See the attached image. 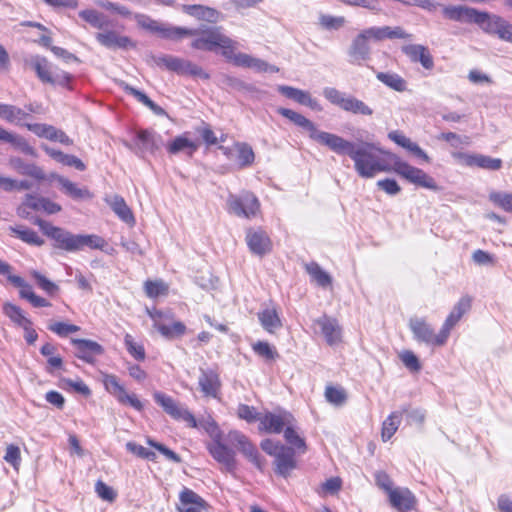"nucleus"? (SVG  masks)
Instances as JSON below:
<instances>
[{"mask_svg": "<svg viewBox=\"0 0 512 512\" xmlns=\"http://www.w3.org/2000/svg\"><path fill=\"white\" fill-rule=\"evenodd\" d=\"M277 113L306 131L311 140L328 147L338 155H348L354 162L355 171L362 178H373L380 172H390L392 170L416 186L432 191L440 190L434 178L425 171L403 161L396 154L387 153L392 164L390 167L377 155L376 151L381 152V150L377 149L373 143L362 142L356 144L339 135L320 131L311 120L288 108L279 107Z\"/></svg>", "mask_w": 512, "mask_h": 512, "instance_id": "1", "label": "nucleus"}, {"mask_svg": "<svg viewBox=\"0 0 512 512\" xmlns=\"http://www.w3.org/2000/svg\"><path fill=\"white\" fill-rule=\"evenodd\" d=\"M445 18L462 23H475L483 31L497 35L501 40L512 43V24L497 15H490L467 6H443Z\"/></svg>", "mask_w": 512, "mask_h": 512, "instance_id": "2", "label": "nucleus"}, {"mask_svg": "<svg viewBox=\"0 0 512 512\" xmlns=\"http://www.w3.org/2000/svg\"><path fill=\"white\" fill-rule=\"evenodd\" d=\"M35 223L45 235L55 241V247L68 252L82 250L84 247L103 250L106 246L105 239L95 234L75 235L42 219H38Z\"/></svg>", "mask_w": 512, "mask_h": 512, "instance_id": "3", "label": "nucleus"}, {"mask_svg": "<svg viewBox=\"0 0 512 512\" xmlns=\"http://www.w3.org/2000/svg\"><path fill=\"white\" fill-rule=\"evenodd\" d=\"M193 34H189V37H194L190 46L195 50L207 51V52H218L229 60L233 49H238L239 43L227 36L222 32L220 26H206L201 25L198 28L192 29Z\"/></svg>", "mask_w": 512, "mask_h": 512, "instance_id": "4", "label": "nucleus"}, {"mask_svg": "<svg viewBox=\"0 0 512 512\" xmlns=\"http://www.w3.org/2000/svg\"><path fill=\"white\" fill-rule=\"evenodd\" d=\"M322 94L331 104L338 106L345 112L361 116H371L373 114V109L365 102L334 87H325Z\"/></svg>", "mask_w": 512, "mask_h": 512, "instance_id": "5", "label": "nucleus"}, {"mask_svg": "<svg viewBox=\"0 0 512 512\" xmlns=\"http://www.w3.org/2000/svg\"><path fill=\"white\" fill-rule=\"evenodd\" d=\"M155 62L158 66L165 67L167 70L177 73L181 76H190L196 79L209 80L210 74L200 65L176 56L163 55L157 57Z\"/></svg>", "mask_w": 512, "mask_h": 512, "instance_id": "6", "label": "nucleus"}, {"mask_svg": "<svg viewBox=\"0 0 512 512\" xmlns=\"http://www.w3.org/2000/svg\"><path fill=\"white\" fill-rule=\"evenodd\" d=\"M29 65L43 83L66 87L72 79L69 73L54 68L45 57L39 55L32 56Z\"/></svg>", "mask_w": 512, "mask_h": 512, "instance_id": "7", "label": "nucleus"}, {"mask_svg": "<svg viewBox=\"0 0 512 512\" xmlns=\"http://www.w3.org/2000/svg\"><path fill=\"white\" fill-rule=\"evenodd\" d=\"M370 40L376 41L375 31L373 27L362 30L356 35L349 48V62L355 65H362L371 58Z\"/></svg>", "mask_w": 512, "mask_h": 512, "instance_id": "8", "label": "nucleus"}, {"mask_svg": "<svg viewBox=\"0 0 512 512\" xmlns=\"http://www.w3.org/2000/svg\"><path fill=\"white\" fill-rule=\"evenodd\" d=\"M153 398L173 419L184 421L190 427H197V421L194 415L187 408L177 403L172 397L162 392H155Z\"/></svg>", "mask_w": 512, "mask_h": 512, "instance_id": "9", "label": "nucleus"}, {"mask_svg": "<svg viewBox=\"0 0 512 512\" xmlns=\"http://www.w3.org/2000/svg\"><path fill=\"white\" fill-rule=\"evenodd\" d=\"M228 211L238 217L251 218L259 210V201L251 193H245L241 196L230 194L227 199Z\"/></svg>", "mask_w": 512, "mask_h": 512, "instance_id": "10", "label": "nucleus"}, {"mask_svg": "<svg viewBox=\"0 0 512 512\" xmlns=\"http://www.w3.org/2000/svg\"><path fill=\"white\" fill-rule=\"evenodd\" d=\"M102 377V382L106 391L114 396L118 402L121 404H128L137 411H141L143 409L141 401L134 394L130 395L127 393L116 375L104 373Z\"/></svg>", "mask_w": 512, "mask_h": 512, "instance_id": "11", "label": "nucleus"}, {"mask_svg": "<svg viewBox=\"0 0 512 512\" xmlns=\"http://www.w3.org/2000/svg\"><path fill=\"white\" fill-rule=\"evenodd\" d=\"M160 136L149 129L140 130L136 133L133 143L124 142V145L133 151L137 156L144 158L147 153L153 154L159 148Z\"/></svg>", "mask_w": 512, "mask_h": 512, "instance_id": "12", "label": "nucleus"}, {"mask_svg": "<svg viewBox=\"0 0 512 512\" xmlns=\"http://www.w3.org/2000/svg\"><path fill=\"white\" fill-rule=\"evenodd\" d=\"M452 156L462 165L478 167L485 170L497 171L502 167V160L483 154L454 152Z\"/></svg>", "mask_w": 512, "mask_h": 512, "instance_id": "13", "label": "nucleus"}, {"mask_svg": "<svg viewBox=\"0 0 512 512\" xmlns=\"http://www.w3.org/2000/svg\"><path fill=\"white\" fill-rule=\"evenodd\" d=\"M228 439L252 464L259 470L263 469L264 463L259 452L246 435L239 431H231L228 435Z\"/></svg>", "mask_w": 512, "mask_h": 512, "instance_id": "14", "label": "nucleus"}, {"mask_svg": "<svg viewBox=\"0 0 512 512\" xmlns=\"http://www.w3.org/2000/svg\"><path fill=\"white\" fill-rule=\"evenodd\" d=\"M228 62H231L233 65L243 68H250L253 69L256 72H270V73H277L279 71V68L270 65L266 61L253 57L246 53L237 52V49H233L232 54L228 60Z\"/></svg>", "mask_w": 512, "mask_h": 512, "instance_id": "15", "label": "nucleus"}, {"mask_svg": "<svg viewBox=\"0 0 512 512\" xmlns=\"http://www.w3.org/2000/svg\"><path fill=\"white\" fill-rule=\"evenodd\" d=\"M211 456L221 465L227 472H233L236 468L235 453L232 449L224 445L219 436H215L207 446Z\"/></svg>", "mask_w": 512, "mask_h": 512, "instance_id": "16", "label": "nucleus"}, {"mask_svg": "<svg viewBox=\"0 0 512 512\" xmlns=\"http://www.w3.org/2000/svg\"><path fill=\"white\" fill-rule=\"evenodd\" d=\"M470 308L471 298L468 296L462 297L455 304L440 330V343H446L452 328L459 322L462 316L470 310Z\"/></svg>", "mask_w": 512, "mask_h": 512, "instance_id": "17", "label": "nucleus"}, {"mask_svg": "<svg viewBox=\"0 0 512 512\" xmlns=\"http://www.w3.org/2000/svg\"><path fill=\"white\" fill-rule=\"evenodd\" d=\"M409 328L412 331L414 338L419 341L433 346H442L445 343H440V332L434 333L433 328L421 318H411L409 321Z\"/></svg>", "mask_w": 512, "mask_h": 512, "instance_id": "18", "label": "nucleus"}, {"mask_svg": "<svg viewBox=\"0 0 512 512\" xmlns=\"http://www.w3.org/2000/svg\"><path fill=\"white\" fill-rule=\"evenodd\" d=\"M290 413L267 412L259 418V429L267 433L279 434L292 422Z\"/></svg>", "mask_w": 512, "mask_h": 512, "instance_id": "19", "label": "nucleus"}, {"mask_svg": "<svg viewBox=\"0 0 512 512\" xmlns=\"http://www.w3.org/2000/svg\"><path fill=\"white\" fill-rule=\"evenodd\" d=\"M26 128L40 138H45L63 145H73V140L61 129L45 123L26 124Z\"/></svg>", "mask_w": 512, "mask_h": 512, "instance_id": "20", "label": "nucleus"}, {"mask_svg": "<svg viewBox=\"0 0 512 512\" xmlns=\"http://www.w3.org/2000/svg\"><path fill=\"white\" fill-rule=\"evenodd\" d=\"M390 505L398 512H410L416 509V496L405 487H396L388 495Z\"/></svg>", "mask_w": 512, "mask_h": 512, "instance_id": "21", "label": "nucleus"}, {"mask_svg": "<svg viewBox=\"0 0 512 512\" xmlns=\"http://www.w3.org/2000/svg\"><path fill=\"white\" fill-rule=\"evenodd\" d=\"M71 343L75 346V357L93 364L95 358L104 353V348L93 340L88 339H71Z\"/></svg>", "mask_w": 512, "mask_h": 512, "instance_id": "22", "label": "nucleus"}, {"mask_svg": "<svg viewBox=\"0 0 512 512\" xmlns=\"http://www.w3.org/2000/svg\"><path fill=\"white\" fill-rule=\"evenodd\" d=\"M315 324L321 329V333L330 346L341 341V327L336 319L324 315L318 318Z\"/></svg>", "mask_w": 512, "mask_h": 512, "instance_id": "23", "label": "nucleus"}, {"mask_svg": "<svg viewBox=\"0 0 512 512\" xmlns=\"http://www.w3.org/2000/svg\"><path fill=\"white\" fill-rule=\"evenodd\" d=\"M246 241L249 249L256 255L262 256L271 250V241L262 230H249Z\"/></svg>", "mask_w": 512, "mask_h": 512, "instance_id": "24", "label": "nucleus"}, {"mask_svg": "<svg viewBox=\"0 0 512 512\" xmlns=\"http://www.w3.org/2000/svg\"><path fill=\"white\" fill-rule=\"evenodd\" d=\"M181 9L184 13L192 17H195L198 20H203L210 23H217L219 20L222 19V14L218 10L204 5L184 4L181 6Z\"/></svg>", "mask_w": 512, "mask_h": 512, "instance_id": "25", "label": "nucleus"}, {"mask_svg": "<svg viewBox=\"0 0 512 512\" xmlns=\"http://www.w3.org/2000/svg\"><path fill=\"white\" fill-rule=\"evenodd\" d=\"M402 51L410 58L412 62H419L421 65L430 70L434 67L433 57L428 49L419 44H409L402 48Z\"/></svg>", "mask_w": 512, "mask_h": 512, "instance_id": "26", "label": "nucleus"}, {"mask_svg": "<svg viewBox=\"0 0 512 512\" xmlns=\"http://www.w3.org/2000/svg\"><path fill=\"white\" fill-rule=\"evenodd\" d=\"M49 179L57 181L63 192L75 200L92 198V194L87 188H79L75 183L59 174L52 173Z\"/></svg>", "mask_w": 512, "mask_h": 512, "instance_id": "27", "label": "nucleus"}, {"mask_svg": "<svg viewBox=\"0 0 512 512\" xmlns=\"http://www.w3.org/2000/svg\"><path fill=\"white\" fill-rule=\"evenodd\" d=\"M388 137L390 140L395 142L397 145L405 148L409 152H411L413 155H415L417 158L423 160L424 162L429 163L430 157L427 155V153L415 142L411 141L410 138L406 137L402 132L400 131H391L388 134Z\"/></svg>", "mask_w": 512, "mask_h": 512, "instance_id": "28", "label": "nucleus"}, {"mask_svg": "<svg viewBox=\"0 0 512 512\" xmlns=\"http://www.w3.org/2000/svg\"><path fill=\"white\" fill-rule=\"evenodd\" d=\"M41 148L49 157L64 166L74 167L79 171H84L86 169V165L83 161L74 155L65 154L62 151L49 147L45 144H42Z\"/></svg>", "mask_w": 512, "mask_h": 512, "instance_id": "29", "label": "nucleus"}, {"mask_svg": "<svg viewBox=\"0 0 512 512\" xmlns=\"http://www.w3.org/2000/svg\"><path fill=\"white\" fill-rule=\"evenodd\" d=\"M9 166L21 175L29 176L36 180L45 179V173L41 167L34 163H27L20 157H11L9 159Z\"/></svg>", "mask_w": 512, "mask_h": 512, "instance_id": "30", "label": "nucleus"}, {"mask_svg": "<svg viewBox=\"0 0 512 512\" xmlns=\"http://www.w3.org/2000/svg\"><path fill=\"white\" fill-rule=\"evenodd\" d=\"M201 391L206 396L216 397L220 389V380L218 374L212 369H201V375L198 380Z\"/></svg>", "mask_w": 512, "mask_h": 512, "instance_id": "31", "label": "nucleus"}, {"mask_svg": "<svg viewBox=\"0 0 512 512\" xmlns=\"http://www.w3.org/2000/svg\"><path fill=\"white\" fill-rule=\"evenodd\" d=\"M96 39L101 45L109 49H127L128 47L133 46L132 41L130 40L129 37L119 36L114 31H104L101 33H97Z\"/></svg>", "mask_w": 512, "mask_h": 512, "instance_id": "32", "label": "nucleus"}, {"mask_svg": "<svg viewBox=\"0 0 512 512\" xmlns=\"http://www.w3.org/2000/svg\"><path fill=\"white\" fill-rule=\"evenodd\" d=\"M23 205L35 211H44L47 214H55L61 211V206L59 204L48 198L38 197L31 194L26 195Z\"/></svg>", "mask_w": 512, "mask_h": 512, "instance_id": "33", "label": "nucleus"}, {"mask_svg": "<svg viewBox=\"0 0 512 512\" xmlns=\"http://www.w3.org/2000/svg\"><path fill=\"white\" fill-rule=\"evenodd\" d=\"M295 452L292 448L285 446L281 448L279 453L275 456L276 472L282 476H286L292 469L295 468L296 462L294 459Z\"/></svg>", "mask_w": 512, "mask_h": 512, "instance_id": "34", "label": "nucleus"}, {"mask_svg": "<svg viewBox=\"0 0 512 512\" xmlns=\"http://www.w3.org/2000/svg\"><path fill=\"white\" fill-rule=\"evenodd\" d=\"M107 203L113 210V212L125 223L130 226L135 224V218L131 209L126 204L123 197L114 195Z\"/></svg>", "mask_w": 512, "mask_h": 512, "instance_id": "35", "label": "nucleus"}, {"mask_svg": "<svg viewBox=\"0 0 512 512\" xmlns=\"http://www.w3.org/2000/svg\"><path fill=\"white\" fill-rule=\"evenodd\" d=\"M28 117L29 114L19 107L0 103V118L5 121L26 127L27 123H24V120Z\"/></svg>", "mask_w": 512, "mask_h": 512, "instance_id": "36", "label": "nucleus"}, {"mask_svg": "<svg viewBox=\"0 0 512 512\" xmlns=\"http://www.w3.org/2000/svg\"><path fill=\"white\" fill-rule=\"evenodd\" d=\"M197 149L198 144L195 141L187 138L185 135L175 137L173 141L167 146V151L170 154H178L183 152L189 157H192Z\"/></svg>", "mask_w": 512, "mask_h": 512, "instance_id": "37", "label": "nucleus"}, {"mask_svg": "<svg viewBox=\"0 0 512 512\" xmlns=\"http://www.w3.org/2000/svg\"><path fill=\"white\" fill-rule=\"evenodd\" d=\"M156 329L163 337L169 340L183 336L187 330L183 322L173 321V319L167 320V322L158 321L156 323Z\"/></svg>", "mask_w": 512, "mask_h": 512, "instance_id": "38", "label": "nucleus"}, {"mask_svg": "<svg viewBox=\"0 0 512 512\" xmlns=\"http://www.w3.org/2000/svg\"><path fill=\"white\" fill-rule=\"evenodd\" d=\"M0 141L10 143L15 148L19 149L22 153L36 157V150L34 147H32L27 140L17 134L11 133L3 128L2 133L0 135Z\"/></svg>", "mask_w": 512, "mask_h": 512, "instance_id": "39", "label": "nucleus"}, {"mask_svg": "<svg viewBox=\"0 0 512 512\" xmlns=\"http://www.w3.org/2000/svg\"><path fill=\"white\" fill-rule=\"evenodd\" d=\"M258 319L263 329L269 333H274L282 326L280 317L274 308H266L258 312Z\"/></svg>", "mask_w": 512, "mask_h": 512, "instance_id": "40", "label": "nucleus"}, {"mask_svg": "<svg viewBox=\"0 0 512 512\" xmlns=\"http://www.w3.org/2000/svg\"><path fill=\"white\" fill-rule=\"evenodd\" d=\"M406 412L405 409L392 412L382 424V439L388 441L396 433L402 421V416Z\"/></svg>", "mask_w": 512, "mask_h": 512, "instance_id": "41", "label": "nucleus"}, {"mask_svg": "<svg viewBox=\"0 0 512 512\" xmlns=\"http://www.w3.org/2000/svg\"><path fill=\"white\" fill-rule=\"evenodd\" d=\"M284 438L294 452L305 453L307 446L305 439L292 426V422L284 430Z\"/></svg>", "mask_w": 512, "mask_h": 512, "instance_id": "42", "label": "nucleus"}, {"mask_svg": "<svg viewBox=\"0 0 512 512\" xmlns=\"http://www.w3.org/2000/svg\"><path fill=\"white\" fill-rule=\"evenodd\" d=\"M193 33L194 32H192V28L161 24L159 36L164 39L178 41L182 38L189 37V34Z\"/></svg>", "mask_w": 512, "mask_h": 512, "instance_id": "43", "label": "nucleus"}, {"mask_svg": "<svg viewBox=\"0 0 512 512\" xmlns=\"http://www.w3.org/2000/svg\"><path fill=\"white\" fill-rule=\"evenodd\" d=\"M376 78L397 92H403L407 89V82L396 73L378 72Z\"/></svg>", "mask_w": 512, "mask_h": 512, "instance_id": "44", "label": "nucleus"}, {"mask_svg": "<svg viewBox=\"0 0 512 512\" xmlns=\"http://www.w3.org/2000/svg\"><path fill=\"white\" fill-rule=\"evenodd\" d=\"M375 31L376 41H381L386 38L389 39H410L411 34L405 32L401 27H373Z\"/></svg>", "mask_w": 512, "mask_h": 512, "instance_id": "45", "label": "nucleus"}, {"mask_svg": "<svg viewBox=\"0 0 512 512\" xmlns=\"http://www.w3.org/2000/svg\"><path fill=\"white\" fill-rule=\"evenodd\" d=\"M3 312L12 322L22 328L24 326L32 325L31 320L25 317L22 309L15 304L8 302L5 303L3 305Z\"/></svg>", "mask_w": 512, "mask_h": 512, "instance_id": "46", "label": "nucleus"}, {"mask_svg": "<svg viewBox=\"0 0 512 512\" xmlns=\"http://www.w3.org/2000/svg\"><path fill=\"white\" fill-rule=\"evenodd\" d=\"M306 271L319 286L327 287L331 285L332 278L331 276L324 271L320 265L316 262H311L306 265Z\"/></svg>", "mask_w": 512, "mask_h": 512, "instance_id": "47", "label": "nucleus"}, {"mask_svg": "<svg viewBox=\"0 0 512 512\" xmlns=\"http://www.w3.org/2000/svg\"><path fill=\"white\" fill-rule=\"evenodd\" d=\"M79 17L97 29H104L108 26V20L106 16L93 9L80 11Z\"/></svg>", "mask_w": 512, "mask_h": 512, "instance_id": "48", "label": "nucleus"}, {"mask_svg": "<svg viewBox=\"0 0 512 512\" xmlns=\"http://www.w3.org/2000/svg\"><path fill=\"white\" fill-rule=\"evenodd\" d=\"M11 232L16 235L23 242L34 245V246H42L44 244V240L30 228L25 227H11Z\"/></svg>", "mask_w": 512, "mask_h": 512, "instance_id": "49", "label": "nucleus"}, {"mask_svg": "<svg viewBox=\"0 0 512 512\" xmlns=\"http://www.w3.org/2000/svg\"><path fill=\"white\" fill-rule=\"evenodd\" d=\"M277 90L286 98L294 100L295 102L301 105H304L306 98L309 94V92L307 91L286 85L278 86Z\"/></svg>", "mask_w": 512, "mask_h": 512, "instance_id": "50", "label": "nucleus"}, {"mask_svg": "<svg viewBox=\"0 0 512 512\" xmlns=\"http://www.w3.org/2000/svg\"><path fill=\"white\" fill-rule=\"evenodd\" d=\"M179 499L182 505L184 506L196 505L198 507H206L207 505L205 500L201 496H199L193 490L186 487L183 488V490L180 492Z\"/></svg>", "mask_w": 512, "mask_h": 512, "instance_id": "51", "label": "nucleus"}, {"mask_svg": "<svg viewBox=\"0 0 512 512\" xmlns=\"http://www.w3.org/2000/svg\"><path fill=\"white\" fill-rule=\"evenodd\" d=\"M252 349L259 357L271 361L274 360L278 353L275 350L274 347H272L268 342L266 341H258L252 345Z\"/></svg>", "mask_w": 512, "mask_h": 512, "instance_id": "52", "label": "nucleus"}, {"mask_svg": "<svg viewBox=\"0 0 512 512\" xmlns=\"http://www.w3.org/2000/svg\"><path fill=\"white\" fill-rule=\"evenodd\" d=\"M237 153V162L240 167H246L253 163L255 155L248 144H237Z\"/></svg>", "mask_w": 512, "mask_h": 512, "instance_id": "53", "label": "nucleus"}, {"mask_svg": "<svg viewBox=\"0 0 512 512\" xmlns=\"http://www.w3.org/2000/svg\"><path fill=\"white\" fill-rule=\"evenodd\" d=\"M124 344L127 351L133 358L138 361H143L145 359L146 354L143 345L136 343L130 334L125 335Z\"/></svg>", "mask_w": 512, "mask_h": 512, "instance_id": "54", "label": "nucleus"}, {"mask_svg": "<svg viewBox=\"0 0 512 512\" xmlns=\"http://www.w3.org/2000/svg\"><path fill=\"white\" fill-rule=\"evenodd\" d=\"M489 199L506 212L512 213V193L492 192Z\"/></svg>", "mask_w": 512, "mask_h": 512, "instance_id": "55", "label": "nucleus"}, {"mask_svg": "<svg viewBox=\"0 0 512 512\" xmlns=\"http://www.w3.org/2000/svg\"><path fill=\"white\" fill-rule=\"evenodd\" d=\"M48 329L59 337H67L71 333L78 332L80 327L65 322H53L48 325Z\"/></svg>", "mask_w": 512, "mask_h": 512, "instance_id": "56", "label": "nucleus"}, {"mask_svg": "<svg viewBox=\"0 0 512 512\" xmlns=\"http://www.w3.org/2000/svg\"><path fill=\"white\" fill-rule=\"evenodd\" d=\"M325 397L329 403L336 406H340L346 401V393L344 389L333 386L326 387Z\"/></svg>", "mask_w": 512, "mask_h": 512, "instance_id": "57", "label": "nucleus"}, {"mask_svg": "<svg viewBox=\"0 0 512 512\" xmlns=\"http://www.w3.org/2000/svg\"><path fill=\"white\" fill-rule=\"evenodd\" d=\"M144 288L147 296L150 298H156L168 293V286L163 281H146Z\"/></svg>", "mask_w": 512, "mask_h": 512, "instance_id": "58", "label": "nucleus"}, {"mask_svg": "<svg viewBox=\"0 0 512 512\" xmlns=\"http://www.w3.org/2000/svg\"><path fill=\"white\" fill-rule=\"evenodd\" d=\"M126 449L138 456L139 458H142V459H147V460H150V461H155L156 460V454L155 452L143 447L142 445H139L135 442H127L126 443Z\"/></svg>", "mask_w": 512, "mask_h": 512, "instance_id": "59", "label": "nucleus"}, {"mask_svg": "<svg viewBox=\"0 0 512 512\" xmlns=\"http://www.w3.org/2000/svg\"><path fill=\"white\" fill-rule=\"evenodd\" d=\"M402 363L407 369L412 372H418L421 369V364L417 356L409 350L403 351L399 354Z\"/></svg>", "mask_w": 512, "mask_h": 512, "instance_id": "60", "label": "nucleus"}, {"mask_svg": "<svg viewBox=\"0 0 512 512\" xmlns=\"http://www.w3.org/2000/svg\"><path fill=\"white\" fill-rule=\"evenodd\" d=\"M3 458L7 463L12 465L15 469H18V467L21 463L20 448L17 445L9 444L6 447V453Z\"/></svg>", "mask_w": 512, "mask_h": 512, "instance_id": "61", "label": "nucleus"}, {"mask_svg": "<svg viewBox=\"0 0 512 512\" xmlns=\"http://www.w3.org/2000/svg\"><path fill=\"white\" fill-rule=\"evenodd\" d=\"M321 25L329 30H338L344 26L346 20L342 16L322 15L320 18Z\"/></svg>", "mask_w": 512, "mask_h": 512, "instance_id": "62", "label": "nucleus"}, {"mask_svg": "<svg viewBox=\"0 0 512 512\" xmlns=\"http://www.w3.org/2000/svg\"><path fill=\"white\" fill-rule=\"evenodd\" d=\"M237 414L239 418L246 420L248 423L259 421L261 417L254 407L246 404H240L238 406Z\"/></svg>", "mask_w": 512, "mask_h": 512, "instance_id": "63", "label": "nucleus"}, {"mask_svg": "<svg viewBox=\"0 0 512 512\" xmlns=\"http://www.w3.org/2000/svg\"><path fill=\"white\" fill-rule=\"evenodd\" d=\"M33 277L34 279L36 280L38 286L44 290L46 293H48L49 295H53L54 293H56L58 291V286L53 283L52 281H50L49 279H47L45 276H43L42 274H40L39 272L35 271L33 272Z\"/></svg>", "mask_w": 512, "mask_h": 512, "instance_id": "64", "label": "nucleus"}]
</instances>
